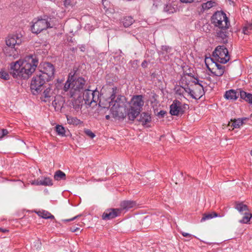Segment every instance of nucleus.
<instances>
[{
	"instance_id": "1",
	"label": "nucleus",
	"mask_w": 252,
	"mask_h": 252,
	"mask_svg": "<svg viewBox=\"0 0 252 252\" xmlns=\"http://www.w3.org/2000/svg\"><path fill=\"white\" fill-rule=\"evenodd\" d=\"M38 64V60L35 55H27L10 64V74L15 78L28 79L35 71Z\"/></svg>"
},
{
	"instance_id": "2",
	"label": "nucleus",
	"mask_w": 252,
	"mask_h": 252,
	"mask_svg": "<svg viewBox=\"0 0 252 252\" xmlns=\"http://www.w3.org/2000/svg\"><path fill=\"white\" fill-rule=\"evenodd\" d=\"M116 90L112 88L110 97L102 107L110 108L114 116L124 118L127 116V102L124 96L116 95Z\"/></svg>"
},
{
	"instance_id": "3",
	"label": "nucleus",
	"mask_w": 252,
	"mask_h": 252,
	"mask_svg": "<svg viewBox=\"0 0 252 252\" xmlns=\"http://www.w3.org/2000/svg\"><path fill=\"white\" fill-rule=\"evenodd\" d=\"M212 23L216 29V33L218 37L222 39L227 36V30L230 27V22L225 13L222 11L215 12L211 18Z\"/></svg>"
},
{
	"instance_id": "4",
	"label": "nucleus",
	"mask_w": 252,
	"mask_h": 252,
	"mask_svg": "<svg viewBox=\"0 0 252 252\" xmlns=\"http://www.w3.org/2000/svg\"><path fill=\"white\" fill-rule=\"evenodd\" d=\"M144 101L141 95L134 96L130 102L127 103V116L130 121H134L140 114Z\"/></svg>"
},
{
	"instance_id": "5",
	"label": "nucleus",
	"mask_w": 252,
	"mask_h": 252,
	"mask_svg": "<svg viewBox=\"0 0 252 252\" xmlns=\"http://www.w3.org/2000/svg\"><path fill=\"white\" fill-rule=\"evenodd\" d=\"M55 22H56L55 18L50 17L34 19L32 21L33 24L31 27L32 32L33 33H38L48 28H53L56 25Z\"/></svg>"
},
{
	"instance_id": "6",
	"label": "nucleus",
	"mask_w": 252,
	"mask_h": 252,
	"mask_svg": "<svg viewBox=\"0 0 252 252\" xmlns=\"http://www.w3.org/2000/svg\"><path fill=\"white\" fill-rule=\"evenodd\" d=\"M234 208L242 215H243L242 219L239 220V222L245 224H250L252 223V214L250 213L247 205L242 202H236Z\"/></svg>"
},
{
	"instance_id": "7",
	"label": "nucleus",
	"mask_w": 252,
	"mask_h": 252,
	"mask_svg": "<svg viewBox=\"0 0 252 252\" xmlns=\"http://www.w3.org/2000/svg\"><path fill=\"white\" fill-rule=\"evenodd\" d=\"M213 56L217 62L226 63L230 60L228 50L224 45L218 46L213 53Z\"/></svg>"
},
{
	"instance_id": "8",
	"label": "nucleus",
	"mask_w": 252,
	"mask_h": 252,
	"mask_svg": "<svg viewBox=\"0 0 252 252\" xmlns=\"http://www.w3.org/2000/svg\"><path fill=\"white\" fill-rule=\"evenodd\" d=\"M47 81L46 79L42 77L41 75L38 73L34 76L31 83V89L33 94H36L39 93L41 90L43 85L45 82Z\"/></svg>"
},
{
	"instance_id": "9",
	"label": "nucleus",
	"mask_w": 252,
	"mask_h": 252,
	"mask_svg": "<svg viewBox=\"0 0 252 252\" xmlns=\"http://www.w3.org/2000/svg\"><path fill=\"white\" fill-rule=\"evenodd\" d=\"M74 73L72 74L74 76ZM86 81L82 77H79L77 79L72 80V87L70 90V97H74L78 94L79 93L83 91L85 85Z\"/></svg>"
},
{
	"instance_id": "10",
	"label": "nucleus",
	"mask_w": 252,
	"mask_h": 252,
	"mask_svg": "<svg viewBox=\"0 0 252 252\" xmlns=\"http://www.w3.org/2000/svg\"><path fill=\"white\" fill-rule=\"evenodd\" d=\"M99 92L97 90L92 91L90 90H86L83 94V99L85 103L91 105L93 103L95 105L99 99Z\"/></svg>"
},
{
	"instance_id": "11",
	"label": "nucleus",
	"mask_w": 252,
	"mask_h": 252,
	"mask_svg": "<svg viewBox=\"0 0 252 252\" xmlns=\"http://www.w3.org/2000/svg\"><path fill=\"white\" fill-rule=\"evenodd\" d=\"M187 108H188V105L183 104L179 100H175L170 105V113L172 115L179 116L182 115L184 113L185 110Z\"/></svg>"
},
{
	"instance_id": "12",
	"label": "nucleus",
	"mask_w": 252,
	"mask_h": 252,
	"mask_svg": "<svg viewBox=\"0 0 252 252\" xmlns=\"http://www.w3.org/2000/svg\"><path fill=\"white\" fill-rule=\"evenodd\" d=\"M43 70L38 72L46 81L50 80L54 76L55 69L53 65L49 63H45L43 65Z\"/></svg>"
},
{
	"instance_id": "13",
	"label": "nucleus",
	"mask_w": 252,
	"mask_h": 252,
	"mask_svg": "<svg viewBox=\"0 0 252 252\" xmlns=\"http://www.w3.org/2000/svg\"><path fill=\"white\" fill-rule=\"evenodd\" d=\"M191 97L195 99H199L204 94V89L202 85L199 83L198 80L194 81V85L191 86Z\"/></svg>"
},
{
	"instance_id": "14",
	"label": "nucleus",
	"mask_w": 252,
	"mask_h": 252,
	"mask_svg": "<svg viewBox=\"0 0 252 252\" xmlns=\"http://www.w3.org/2000/svg\"><path fill=\"white\" fill-rule=\"evenodd\" d=\"M22 42V35L16 34L9 35L6 39V44L12 49L15 48L16 45H19Z\"/></svg>"
},
{
	"instance_id": "15",
	"label": "nucleus",
	"mask_w": 252,
	"mask_h": 252,
	"mask_svg": "<svg viewBox=\"0 0 252 252\" xmlns=\"http://www.w3.org/2000/svg\"><path fill=\"white\" fill-rule=\"evenodd\" d=\"M121 209H110L106 210L102 215V219L108 220L114 219L121 214Z\"/></svg>"
},
{
	"instance_id": "16",
	"label": "nucleus",
	"mask_w": 252,
	"mask_h": 252,
	"mask_svg": "<svg viewBox=\"0 0 252 252\" xmlns=\"http://www.w3.org/2000/svg\"><path fill=\"white\" fill-rule=\"evenodd\" d=\"M138 121L143 125H146L151 122V117L148 113L143 112L139 117Z\"/></svg>"
},
{
	"instance_id": "17",
	"label": "nucleus",
	"mask_w": 252,
	"mask_h": 252,
	"mask_svg": "<svg viewBox=\"0 0 252 252\" xmlns=\"http://www.w3.org/2000/svg\"><path fill=\"white\" fill-rule=\"evenodd\" d=\"M238 94L234 90H230L225 92L224 97L228 100H236L238 96Z\"/></svg>"
},
{
	"instance_id": "18",
	"label": "nucleus",
	"mask_w": 252,
	"mask_h": 252,
	"mask_svg": "<svg viewBox=\"0 0 252 252\" xmlns=\"http://www.w3.org/2000/svg\"><path fill=\"white\" fill-rule=\"evenodd\" d=\"M136 203L133 201H124L121 203V209H129L135 207Z\"/></svg>"
},
{
	"instance_id": "19",
	"label": "nucleus",
	"mask_w": 252,
	"mask_h": 252,
	"mask_svg": "<svg viewBox=\"0 0 252 252\" xmlns=\"http://www.w3.org/2000/svg\"><path fill=\"white\" fill-rule=\"evenodd\" d=\"M247 120V118L242 119H238L237 120H231V122L229 123V126H233L235 128H239L244 124V121Z\"/></svg>"
},
{
	"instance_id": "20",
	"label": "nucleus",
	"mask_w": 252,
	"mask_h": 252,
	"mask_svg": "<svg viewBox=\"0 0 252 252\" xmlns=\"http://www.w3.org/2000/svg\"><path fill=\"white\" fill-rule=\"evenodd\" d=\"M239 94L241 98L245 100L250 103L252 104V94L247 93V92L240 90Z\"/></svg>"
},
{
	"instance_id": "21",
	"label": "nucleus",
	"mask_w": 252,
	"mask_h": 252,
	"mask_svg": "<svg viewBox=\"0 0 252 252\" xmlns=\"http://www.w3.org/2000/svg\"><path fill=\"white\" fill-rule=\"evenodd\" d=\"M73 79V75L72 73H70L68 76V78L66 82L64 87L63 90L65 92H67L69 90V93L70 94V90L72 87V80Z\"/></svg>"
},
{
	"instance_id": "22",
	"label": "nucleus",
	"mask_w": 252,
	"mask_h": 252,
	"mask_svg": "<svg viewBox=\"0 0 252 252\" xmlns=\"http://www.w3.org/2000/svg\"><path fill=\"white\" fill-rule=\"evenodd\" d=\"M67 123L69 125L77 126L82 124V122L76 117H73L70 116H66Z\"/></svg>"
},
{
	"instance_id": "23",
	"label": "nucleus",
	"mask_w": 252,
	"mask_h": 252,
	"mask_svg": "<svg viewBox=\"0 0 252 252\" xmlns=\"http://www.w3.org/2000/svg\"><path fill=\"white\" fill-rule=\"evenodd\" d=\"M36 213L39 217H40L43 219H54V216L53 215H52L51 213H50L49 212H48V211H44V210L39 211L37 212Z\"/></svg>"
},
{
	"instance_id": "24",
	"label": "nucleus",
	"mask_w": 252,
	"mask_h": 252,
	"mask_svg": "<svg viewBox=\"0 0 252 252\" xmlns=\"http://www.w3.org/2000/svg\"><path fill=\"white\" fill-rule=\"evenodd\" d=\"M41 186H49L53 185L52 179L49 177H42L39 178Z\"/></svg>"
},
{
	"instance_id": "25",
	"label": "nucleus",
	"mask_w": 252,
	"mask_h": 252,
	"mask_svg": "<svg viewBox=\"0 0 252 252\" xmlns=\"http://www.w3.org/2000/svg\"><path fill=\"white\" fill-rule=\"evenodd\" d=\"M72 104L73 108L77 111H78L81 109V107L82 105L81 99L77 98L76 99H74L72 102Z\"/></svg>"
},
{
	"instance_id": "26",
	"label": "nucleus",
	"mask_w": 252,
	"mask_h": 252,
	"mask_svg": "<svg viewBox=\"0 0 252 252\" xmlns=\"http://www.w3.org/2000/svg\"><path fill=\"white\" fill-rule=\"evenodd\" d=\"M65 174L61 170H59L55 172L54 178L55 180L59 181L61 180H65Z\"/></svg>"
},
{
	"instance_id": "27",
	"label": "nucleus",
	"mask_w": 252,
	"mask_h": 252,
	"mask_svg": "<svg viewBox=\"0 0 252 252\" xmlns=\"http://www.w3.org/2000/svg\"><path fill=\"white\" fill-rule=\"evenodd\" d=\"M217 217H218V215L215 212H213L210 214H203V217L202 218L200 221L201 222H203L206 220H209Z\"/></svg>"
},
{
	"instance_id": "28",
	"label": "nucleus",
	"mask_w": 252,
	"mask_h": 252,
	"mask_svg": "<svg viewBox=\"0 0 252 252\" xmlns=\"http://www.w3.org/2000/svg\"><path fill=\"white\" fill-rule=\"evenodd\" d=\"M53 92L50 88H47L45 90H44L43 95L45 98L44 100V101H47L48 100V99L52 96Z\"/></svg>"
},
{
	"instance_id": "29",
	"label": "nucleus",
	"mask_w": 252,
	"mask_h": 252,
	"mask_svg": "<svg viewBox=\"0 0 252 252\" xmlns=\"http://www.w3.org/2000/svg\"><path fill=\"white\" fill-rule=\"evenodd\" d=\"M252 31V24H246L242 29L243 33L245 34H249Z\"/></svg>"
},
{
	"instance_id": "30",
	"label": "nucleus",
	"mask_w": 252,
	"mask_h": 252,
	"mask_svg": "<svg viewBox=\"0 0 252 252\" xmlns=\"http://www.w3.org/2000/svg\"><path fill=\"white\" fill-rule=\"evenodd\" d=\"M134 20L131 17H126L124 19L123 25L125 27H128L133 23Z\"/></svg>"
},
{
	"instance_id": "31",
	"label": "nucleus",
	"mask_w": 252,
	"mask_h": 252,
	"mask_svg": "<svg viewBox=\"0 0 252 252\" xmlns=\"http://www.w3.org/2000/svg\"><path fill=\"white\" fill-rule=\"evenodd\" d=\"M56 131L58 134L62 136H65V130L63 126L61 125H57L56 126Z\"/></svg>"
},
{
	"instance_id": "32",
	"label": "nucleus",
	"mask_w": 252,
	"mask_h": 252,
	"mask_svg": "<svg viewBox=\"0 0 252 252\" xmlns=\"http://www.w3.org/2000/svg\"><path fill=\"white\" fill-rule=\"evenodd\" d=\"M214 2H213L212 1H208L206 3H203L202 4V7L204 10H207L214 6Z\"/></svg>"
},
{
	"instance_id": "33",
	"label": "nucleus",
	"mask_w": 252,
	"mask_h": 252,
	"mask_svg": "<svg viewBox=\"0 0 252 252\" xmlns=\"http://www.w3.org/2000/svg\"><path fill=\"white\" fill-rule=\"evenodd\" d=\"M0 78L3 80H7L9 79L10 76L7 72L1 70L0 71Z\"/></svg>"
},
{
	"instance_id": "34",
	"label": "nucleus",
	"mask_w": 252,
	"mask_h": 252,
	"mask_svg": "<svg viewBox=\"0 0 252 252\" xmlns=\"http://www.w3.org/2000/svg\"><path fill=\"white\" fill-rule=\"evenodd\" d=\"M214 75L217 76H220L224 73V68H219V69H216L214 72H212Z\"/></svg>"
},
{
	"instance_id": "35",
	"label": "nucleus",
	"mask_w": 252,
	"mask_h": 252,
	"mask_svg": "<svg viewBox=\"0 0 252 252\" xmlns=\"http://www.w3.org/2000/svg\"><path fill=\"white\" fill-rule=\"evenodd\" d=\"M182 90L183 91H185L186 93H188L191 96L192 88H189V87H181L178 91H179L181 92ZM182 93H183V92H182Z\"/></svg>"
},
{
	"instance_id": "36",
	"label": "nucleus",
	"mask_w": 252,
	"mask_h": 252,
	"mask_svg": "<svg viewBox=\"0 0 252 252\" xmlns=\"http://www.w3.org/2000/svg\"><path fill=\"white\" fill-rule=\"evenodd\" d=\"M85 133L91 137V138H93L95 137V134L90 129H84Z\"/></svg>"
},
{
	"instance_id": "37",
	"label": "nucleus",
	"mask_w": 252,
	"mask_h": 252,
	"mask_svg": "<svg viewBox=\"0 0 252 252\" xmlns=\"http://www.w3.org/2000/svg\"><path fill=\"white\" fill-rule=\"evenodd\" d=\"M8 133V130L6 129H0V139L3 137Z\"/></svg>"
},
{
	"instance_id": "38",
	"label": "nucleus",
	"mask_w": 252,
	"mask_h": 252,
	"mask_svg": "<svg viewBox=\"0 0 252 252\" xmlns=\"http://www.w3.org/2000/svg\"><path fill=\"white\" fill-rule=\"evenodd\" d=\"M161 49L163 51H165L166 52H169L171 50V48L167 46H162Z\"/></svg>"
},
{
	"instance_id": "39",
	"label": "nucleus",
	"mask_w": 252,
	"mask_h": 252,
	"mask_svg": "<svg viewBox=\"0 0 252 252\" xmlns=\"http://www.w3.org/2000/svg\"><path fill=\"white\" fill-rule=\"evenodd\" d=\"M32 184L36 186H41V184H40L39 178H38L37 180L32 181Z\"/></svg>"
},
{
	"instance_id": "40",
	"label": "nucleus",
	"mask_w": 252,
	"mask_h": 252,
	"mask_svg": "<svg viewBox=\"0 0 252 252\" xmlns=\"http://www.w3.org/2000/svg\"><path fill=\"white\" fill-rule=\"evenodd\" d=\"M64 5L66 7L71 5V0H64Z\"/></svg>"
},
{
	"instance_id": "41",
	"label": "nucleus",
	"mask_w": 252,
	"mask_h": 252,
	"mask_svg": "<svg viewBox=\"0 0 252 252\" xmlns=\"http://www.w3.org/2000/svg\"><path fill=\"white\" fill-rule=\"evenodd\" d=\"M170 6H170V5H167L166 6V7H165V8H164V10H165V11L168 12V13H173V12H174V11H173L172 10H171V9L170 10V9H169V8L170 7Z\"/></svg>"
},
{
	"instance_id": "42",
	"label": "nucleus",
	"mask_w": 252,
	"mask_h": 252,
	"mask_svg": "<svg viewBox=\"0 0 252 252\" xmlns=\"http://www.w3.org/2000/svg\"><path fill=\"white\" fill-rule=\"evenodd\" d=\"M181 233H182V235L184 237H189V238H190L191 237V235L188 233L182 232Z\"/></svg>"
},
{
	"instance_id": "43",
	"label": "nucleus",
	"mask_w": 252,
	"mask_h": 252,
	"mask_svg": "<svg viewBox=\"0 0 252 252\" xmlns=\"http://www.w3.org/2000/svg\"><path fill=\"white\" fill-rule=\"evenodd\" d=\"M52 105L55 107V109H59L60 107V106H57V103L56 100H54V101H53Z\"/></svg>"
},
{
	"instance_id": "44",
	"label": "nucleus",
	"mask_w": 252,
	"mask_h": 252,
	"mask_svg": "<svg viewBox=\"0 0 252 252\" xmlns=\"http://www.w3.org/2000/svg\"><path fill=\"white\" fill-rule=\"evenodd\" d=\"M181 2L185 3H191L194 0H180Z\"/></svg>"
},
{
	"instance_id": "45",
	"label": "nucleus",
	"mask_w": 252,
	"mask_h": 252,
	"mask_svg": "<svg viewBox=\"0 0 252 252\" xmlns=\"http://www.w3.org/2000/svg\"><path fill=\"white\" fill-rule=\"evenodd\" d=\"M165 114V112L164 111H160L158 113V115L160 116L161 117H163L164 115Z\"/></svg>"
},
{
	"instance_id": "46",
	"label": "nucleus",
	"mask_w": 252,
	"mask_h": 252,
	"mask_svg": "<svg viewBox=\"0 0 252 252\" xmlns=\"http://www.w3.org/2000/svg\"><path fill=\"white\" fill-rule=\"evenodd\" d=\"M79 216H75L73 218H72V219H68V220H63L64 221H71V220H75L76 218H78Z\"/></svg>"
},
{
	"instance_id": "47",
	"label": "nucleus",
	"mask_w": 252,
	"mask_h": 252,
	"mask_svg": "<svg viewBox=\"0 0 252 252\" xmlns=\"http://www.w3.org/2000/svg\"><path fill=\"white\" fill-rule=\"evenodd\" d=\"M147 61H144L142 63V66L143 67H147Z\"/></svg>"
},
{
	"instance_id": "48",
	"label": "nucleus",
	"mask_w": 252,
	"mask_h": 252,
	"mask_svg": "<svg viewBox=\"0 0 252 252\" xmlns=\"http://www.w3.org/2000/svg\"><path fill=\"white\" fill-rule=\"evenodd\" d=\"M0 231L5 233L8 232V230L2 228H0Z\"/></svg>"
},
{
	"instance_id": "49",
	"label": "nucleus",
	"mask_w": 252,
	"mask_h": 252,
	"mask_svg": "<svg viewBox=\"0 0 252 252\" xmlns=\"http://www.w3.org/2000/svg\"><path fill=\"white\" fill-rule=\"evenodd\" d=\"M216 67L217 68L216 69H219V68H224V66L220 65V64H218V63H216Z\"/></svg>"
},
{
	"instance_id": "50",
	"label": "nucleus",
	"mask_w": 252,
	"mask_h": 252,
	"mask_svg": "<svg viewBox=\"0 0 252 252\" xmlns=\"http://www.w3.org/2000/svg\"><path fill=\"white\" fill-rule=\"evenodd\" d=\"M78 229H79V228H76V229H71V231H72V232H75V231H77V230H78Z\"/></svg>"
},
{
	"instance_id": "51",
	"label": "nucleus",
	"mask_w": 252,
	"mask_h": 252,
	"mask_svg": "<svg viewBox=\"0 0 252 252\" xmlns=\"http://www.w3.org/2000/svg\"><path fill=\"white\" fill-rule=\"evenodd\" d=\"M7 53V54H8L7 53ZM7 55H8V56H12V54H7ZM15 56H16V55H15V54H14V55H13V56L14 57V58H16V57H15Z\"/></svg>"
},
{
	"instance_id": "52",
	"label": "nucleus",
	"mask_w": 252,
	"mask_h": 252,
	"mask_svg": "<svg viewBox=\"0 0 252 252\" xmlns=\"http://www.w3.org/2000/svg\"><path fill=\"white\" fill-rule=\"evenodd\" d=\"M99 103H100V105H103V103H102V102L101 100H100V101H99Z\"/></svg>"
},
{
	"instance_id": "53",
	"label": "nucleus",
	"mask_w": 252,
	"mask_h": 252,
	"mask_svg": "<svg viewBox=\"0 0 252 252\" xmlns=\"http://www.w3.org/2000/svg\"><path fill=\"white\" fill-rule=\"evenodd\" d=\"M106 119H108L109 118V116H108V115L106 116Z\"/></svg>"
},
{
	"instance_id": "54",
	"label": "nucleus",
	"mask_w": 252,
	"mask_h": 252,
	"mask_svg": "<svg viewBox=\"0 0 252 252\" xmlns=\"http://www.w3.org/2000/svg\"><path fill=\"white\" fill-rule=\"evenodd\" d=\"M251 156H252V151H251Z\"/></svg>"
}]
</instances>
